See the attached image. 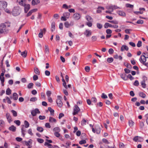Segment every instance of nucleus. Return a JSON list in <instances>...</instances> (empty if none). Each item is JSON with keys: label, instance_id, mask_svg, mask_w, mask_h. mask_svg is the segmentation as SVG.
<instances>
[{"label": "nucleus", "instance_id": "1", "mask_svg": "<svg viewBox=\"0 0 148 148\" xmlns=\"http://www.w3.org/2000/svg\"><path fill=\"white\" fill-rule=\"evenodd\" d=\"M10 26V24L9 23H1L0 25V35L8 33Z\"/></svg>", "mask_w": 148, "mask_h": 148}, {"label": "nucleus", "instance_id": "2", "mask_svg": "<svg viewBox=\"0 0 148 148\" xmlns=\"http://www.w3.org/2000/svg\"><path fill=\"white\" fill-rule=\"evenodd\" d=\"M8 5L7 3L4 1H0V10H4L6 12L10 14L11 11L8 8H6Z\"/></svg>", "mask_w": 148, "mask_h": 148}, {"label": "nucleus", "instance_id": "3", "mask_svg": "<svg viewBox=\"0 0 148 148\" xmlns=\"http://www.w3.org/2000/svg\"><path fill=\"white\" fill-rule=\"evenodd\" d=\"M21 12V10L19 7H14L13 9L12 12L13 16H16L19 15Z\"/></svg>", "mask_w": 148, "mask_h": 148}, {"label": "nucleus", "instance_id": "4", "mask_svg": "<svg viewBox=\"0 0 148 148\" xmlns=\"http://www.w3.org/2000/svg\"><path fill=\"white\" fill-rule=\"evenodd\" d=\"M81 17L80 14L77 12L75 13L72 16L73 18L75 20L77 21Z\"/></svg>", "mask_w": 148, "mask_h": 148}, {"label": "nucleus", "instance_id": "5", "mask_svg": "<svg viewBox=\"0 0 148 148\" xmlns=\"http://www.w3.org/2000/svg\"><path fill=\"white\" fill-rule=\"evenodd\" d=\"M80 110V109L79 107L77 105H75L73 108V115H75L77 114Z\"/></svg>", "mask_w": 148, "mask_h": 148}, {"label": "nucleus", "instance_id": "6", "mask_svg": "<svg viewBox=\"0 0 148 148\" xmlns=\"http://www.w3.org/2000/svg\"><path fill=\"white\" fill-rule=\"evenodd\" d=\"M104 27L105 28H107L108 27H112L115 29H117L118 27V26L116 25H112L108 23H105Z\"/></svg>", "mask_w": 148, "mask_h": 148}, {"label": "nucleus", "instance_id": "7", "mask_svg": "<svg viewBox=\"0 0 148 148\" xmlns=\"http://www.w3.org/2000/svg\"><path fill=\"white\" fill-rule=\"evenodd\" d=\"M106 8L108 10L106 11V13L111 14L113 11V5H112L107 6Z\"/></svg>", "mask_w": 148, "mask_h": 148}, {"label": "nucleus", "instance_id": "8", "mask_svg": "<svg viewBox=\"0 0 148 148\" xmlns=\"http://www.w3.org/2000/svg\"><path fill=\"white\" fill-rule=\"evenodd\" d=\"M58 98L56 100V103L58 106L60 107L62 106L63 103L61 100V97L60 96H58Z\"/></svg>", "mask_w": 148, "mask_h": 148}, {"label": "nucleus", "instance_id": "9", "mask_svg": "<svg viewBox=\"0 0 148 148\" xmlns=\"http://www.w3.org/2000/svg\"><path fill=\"white\" fill-rule=\"evenodd\" d=\"M133 140L135 142H142L143 140V138L140 137L138 136H136L134 137L133 139Z\"/></svg>", "mask_w": 148, "mask_h": 148}, {"label": "nucleus", "instance_id": "10", "mask_svg": "<svg viewBox=\"0 0 148 148\" xmlns=\"http://www.w3.org/2000/svg\"><path fill=\"white\" fill-rule=\"evenodd\" d=\"M40 32L38 34V37L40 38H42L43 37V34H45L46 32V29L44 28L42 29H41L40 30Z\"/></svg>", "mask_w": 148, "mask_h": 148}, {"label": "nucleus", "instance_id": "11", "mask_svg": "<svg viewBox=\"0 0 148 148\" xmlns=\"http://www.w3.org/2000/svg\"><path fill=\"white\" fill-rule=\"evenodd\" d=\"M40 113V112L38 108H36L34 110H32L31 112V114L34 116H36L37 113Z\"/></svg>", "mask_w": 148, "mask_h": 148}, {"label": "nucleus", "instance_id": "12", "mask_svg": "<svg viewBox=\"0 0 148 148\" xmlns=\"http://www.w3.org/2000/svg\"><path fill=\"white\" fill-rule=\"evenodd\" d=\"M84 34L86 37H89L91 35L92 31L89 29H86Z\"/></svg>", "mask_w": 148, "mask_h": 148}, {"label": "nucleus", "instance_id": "13", "mask_svg": "<svg viewBox=\"0 0 148 148\" xmlns=\"http://www.w3.org/2000/svg\"><path fill=\"white\" fill-rule=\"evenodd\" d=\"M146 58H145L144 55H142L141 56L140 58L139 59V60L141 63H145L146 61Z\"/></svg>", "mask_w": 148, "mask_h": 148}, {"label": "nucleus", "instance_id": "14", "mask_svg": "<svg viewBox=\"0 0 148 148\" xmlns=\"http://www.w3.org/2000/svg\"><path fill=\"white\" fill-rule=\"evenodd\" d=\"M24 7L25 12L26 13L30 8V5L29 4H25L23 6Z\"/></svg>", "mask_w": 148, "mask_h": 148}, {"label": "nucleus", "instance_id": "15", "mask_svg": "<svg viewBox=\"0 0 148 148\" xmlns=\"http://www.w3.org/2000/svg\"><path fill=\"white\" fill-rule=\"evenodd\" d=\"M44 52L45 54H46L47 56L49 55V51L48 46L47 45H45Z\"/></svg>", "mask_w": 148, "mask_h": 148}, {"label": "nucleus", "instance_id": "16", "mask_svg": "<svg viewBox=\"0 0 148 148\" xmlns=\"http://www.w3.org/2000/svg\"><path fill=\"white\" fill-rule=\"evenodd\" d=\"M116 13L120 16L124 17L126 16L125 13L123 11L121 10L117 11Z\"/></svg>", "mask_w": 148, "mask_h": 148}, {"label": "nucleus", "instance_id": "17", "mask_svg": "<svg viewBox=\"0 0 148 148\" xmlns=\"http://www.w3.org/2000/svg\"><path fill=\"white\" fill-rule=\"evenodd\" d=\"M6 117L9 123L12 121V118L9 113H7L6 114Z\"/></svg>", "mask_w": 148, "mask_h": 148}, {"label": "nucleus", "instance_id": "18", "mask_svg": "<svg viewBox=\"0 0 148 148\" xmlns=\"http://www.w3.org/2000/svg\"><path fill=\"white\" fill-rule=\"evenodd\" d=\"M128 49H129V48L127 46L125 45H122V47H121V51H123L125 50H126V51H127V50H128Z\"/></svg>", "mask_w": 148, "mask_h": 148}, {"label": "nucleus", "instance_id": "19", "mask_svg": "<svg viewBox=\"0 0 148 148\" xmlns=\"http://www.w3.org/2000/svg\"><path fill=\"white\" fill-rule=\"evenodd\" d=\"M104 10V8L102 7H99L97 8V12L98 13H100L102 11Z\"/></svg>", "mask_w": 148, "mask_h": 148}, {"label": "nucleus", "instance_id": "20", "mask_svg": "<svg viewBox=\"0 0 148 148\" xmlns=\"http://www.w3.org/2000/svg\"><path fill=\"white\" fill-rule=\"evenodd\" d=\"M40 3L39 0H32V5H37Z\"/></svg>", "mask_w": 148, "mask_h": 148}, {"label": "nucleus", "instance_id": "21", "mask_svg": "<svg viewBox=\"0 0 148 148\" xmlns=\"http://www.w3.org/2000/svg\"><path fill=\"white\" fill-rule=\"evenodd\" d=\"M49 121L50 123H56V120L54 118L50 117L49 118Z\"/></svg>", "mask_w": 148, "mask_h": 148}, {"label": "nucleus", "instance_id": "22", "mask_svg": "<svg viewBox=\"0 0 148 148\" xmlns=\"http://www.w3.org/2000/svg\"><path fill=\"white\" fill-rule=\"evenodd\" d=\"M86 18L87 21L90 22H92L93 20L92 17L90 16L87 15L86 16Z\"/></svg>", "mask_w": 148, "mask_h": 148}, {"label": "nucleus", "instance_id": "23", "mask_svg": "<svg viewBox=\"0 0 148 148\" xmlns=\"http://www.w3.org/2000/svg\"><path fill=\"white\" fill-rule=\"evenodd\" d=\"M26 0H19V3L20 5L23 6L25 5L26 2Z\"/></svg>", "mask_w": 148, "mask_h": 148}, {"label": "nucleus", "instance_id": "24", "mask_svg": "<svg viewBox=\"0 0 148 148\" xmlns=\"http://www.w3.org/2000/svg\"><path fill=\"white\" fill-rule=\"evenodd\" d=\"M34 72L36 74L39 75L40 74V71L36 67L34 68Z\"/></svg>", "mask_w": 148, "mask_h": 148}, {"label": "nucleus", "instance_id": "25", "mask_svg": "<svg viewBox=\"0 0 148 148\" xmlns=\"http://www.w3.org/2000/svg\"><path fill=\"white\" fill-rule=\"evenodd\" d=\"M55 29V23L54 22H53L51 23V31L53 32L54 31Z\"/></svg>", "mask_w": 148, "mask_h": 148}, {"label": "nucleus", "instance_id": "26", "mask_svg": "<svg viewBox=\"0 0 148 148\" xmlns=\"http://www.w3.org/2000/svg\"><path fill=\"white\" fill-rule=\"evenodd\" d=\"M63 16L65 17L66 18H68L69 17L70 13L68 12H66L63 13Z\"/></svg>", "mask_w": 148, "mask_h": 148}, {"label": "nucleus", "instance_id": "27", "mask_svg": "<svg viewBox=\"0 0 148 148\" xmlns=\"http://www.w3.org/2000/svg\"><path fill=\"white\" fill-rule=\"evenodd\" d=\"M13 99L14 100H17L18 99V95L16 93L13 94Z\"/></svg>", "mask_w": 148, "mask_h": 148}, {"label": "nucleus", "instance_id": "28", "mask_svg": "<svg viewBox=\"0 0 148 148\" xmlns=\"http://www.w3.org/2000/svg\"><path fill=\"white\" fill-rule=\"evenodd\" d=\"M121 78L125 80H126L127 79V76L125 74H123L121 75Z\"/></svg>", "mask_w": 148, "mask_h": 148}, {"label": "nucleus", "instance_id": "29", "mask_svg": "<svg viewBox=\"0 0 148 148\" xmlns=\"http://www.w3.org/2000/svg\"><path fill=\"white\" fill-rule=\"evenodd\" d=\"M26 131V130L24 127H23L21 130V132L22 133V136L24 137L25 134V132Z\"/></svg>", "mask_w": 148, "mask_h": 148}, {"label": "nucleus", "instance_id": "30", "mask_svg": "<svg viewBox=\"0 0 148 148\" xmlns=\"http://www.w3.org/2000/svg\"><path fill=\"white\" fill-rule=\"evenodd\" d=\"M9 129L12 132H15L16 130V127L14 125H12L9 127Z\"/></svg>", "mask_w": 148, "mask_h": 148}, {"label": "nucleus", "instance_id": "31", "mask_svg": "<svg viewBox=\"0 0 148 148\" xmlns=\"http://www.w3.org/2000/svg\"><path fill=\"white\" fill-rule=\"evenodd\" d=\"M27 53L26 51L21 53V55L24 58H25L27 56Z\"/></svg>", "mask_w": 148, "mask_h": 148}, {"label": "nucleus", "instance_id": "32", "mask_svg": "<svg viewBox=\"0 0 148 148\" xmlns=\"http://www.w3.org/2000/svg\"><path fill=\"white\" fill-rule=\"evenodd\" d=\"M0 79L1 82V84L2 86H3L4 85V77L1 76H0Z\"/></svg>", "mask_w": 148, "mask_h": 148}, {"label": "nucleus", "instance_id": "33", "mask_svg": "<svg viewBox=\"0 0 148 148\" xmlns=\"http://www.w3.org/2000/svg\"><path fill=\"white\" fill-rule=\"evenodd\" d=\"M139 95L140 97L143 98H145L146 96V95L144 93L142 92H139Z\"/></svg>", "mask_w": 148, "mask_h": 148}, {"label": "nucleus", "instance_id": "34", "mask_svg": "<svg viewBox=\"0 0 148 148\" xmlns=\"http://www.w3.org/2000/svg\"><path fill=\"white\" fill-rule=\"evenodd\" d=\"M142 87L143 88H145L146 87V84H145V81H142L140 82Z\"/></svg>", "mask_w": 148, "mask_h": 148}, {"label": "nucleus", "instance_id": "35", "mask_svg": "<svg viewBox=\"0 0 148 148\" xmlns=\"http://www.w3.org/2000/svg\"><path fill=\"white\" fill-rule=\"evenodd\" d=\"M60 129L58 127H55L53 129V132H60Z\"/></svg>", "mask_w": 148, "mask_h": 148}, {"label": "nucleus", "instance_id": "36", "mask_svg": "<svg viewBox=\"0 0 148 148\" xmlns=\"http://www.w3.org/2000/svg\"><path fill=\"white\" fill-rule=\"evenodd\" d=\"M114 57L116 59H119L120 60H121L122 58V57L121 56H119L117 54L114 55Z\"/></svg>", "mask_w": 148, "mask_h": 148}, {"label": "nucleus", "instance_id": "37", "mask_svg": "<svg viewBox=\"0 0 148 148\" xmlns=\"http://www.w3.org/2000/svg\"><path fill=\"white\" fill-rule=\"evenodd\" d=\"M25 127V128H28L29 126V122L27 121H25L24 122Z\"/></svg>", "mask_w": 148, "mask_h": 148}, {"label": "nucleus", "instance_id": "38", "mask_svg": "<svg viewBox=\"0 0 148 148\" xmlns=\"http://www.w3.org/2000/svg\"><path fill=\"white\" fill-rule=\"evenodd\" d=\"M11 90L9 88H8L6 91V94L7 95H9L11 94Z\"/></svg>", "mask_w": 148, "mask_h": 148}, {"label": "nucleus", "instance_id": "39", "mask_svg": "<svg viewBox=\"0 0 148 148\" xmlns=\"http://www.w3.org/2000/svg\"><path fill=\"white\" fill-rule=\"evenodd\" d=\"M37 130L40 132H42L43 131V129L42 127H38L37 128Z\"/></svg>", "mask_w": 148, "mask_h": 148}, {"label": "nucleus", "instance_id": "40", "mask_svg": "<svg viewBox=\"0 0 148 148\" xmlns=\"http://www.w3.org/2000/svg\"><path fill=\"white\" fill-rule=\"evenodd\" d=\"M11 112L12 113L13 116H17V113L15 110H12L11 111Z\"/></svg>", "mask_w": 148, "mask_h": 148}, {"label": "nucleus", "instance_id": "41", "mask_svg": "<svg viewBox=\"0 0 148 148\" xmlns=\"http://www.w3.org/2000/svg\"><path fill=\"white\" fill-rule=\"evenodd\" d=\"M129 124L130 127H131L133 126L134 124V123L132 120H129Z\"/></svg>", "mask_w": 148, "mask_h": 148}, {"label": "nucleus", "instance_id": "42", "mask_svg": "<svg viewBox=\"0 0 148 148\" xmlns=\"http://www.w3.org/2000/svg\"><path fill=\"white\" fill-rule=\"evenodd\" d=\"M48 110L50 112L51 114V115L53 114L54 112V110L53 109H52L51 108H48Z\"/></svg>", "mask_w": 148, "mask_h": 148}, {"label": "nucleus", "instance_id": "43", "mask_svg": "<svg viewBox=\"0 0 148 148\" xmlns=\"http://www.w3.org/2000/svg\"><path fill=\"white\" fill-rule=\"evenodd\" d=\"M113 61V59L112 58H108L107 59V62L109 63H111Z\"/></svg>", "mask_w": 148, "mask_h": 148}, {"label": "nucleus", "instance_id": "44", "mask_svg": "<svg viewBox=\"0 0 148 148\" xmlns=\"http://www.w3.org/2000/svg\"><path fill=\"white\" fill-rule=\"evenodd\" d=\"M33 85L34 84L33 83H30L28 84L27 88L29 89L32 88Z\"/></svg>", "mask_w": 148, "mask_h": 148}, {"label": "nucleus", "instance_id": "45", "mask_svg": "<svg viewBox=\"0 0 148 148\" xmlns=\"http://www.w3.org/2000/svg\"><path fill=\"white\" fill-rule=\"evenodd\" d=\"M87 121L84 119H83L81 121V125H84L86 124Z\"/></svg>", "mask_w": 148, "mask_h": 148}, {"label": "nucleus", "instance_id": "46", "mask_svg": "<svg viewBox=\"0 0 148 148\" xmlns=\"http://www.w3.org/2000/svg\"><path fill=\"white\" fill-rule=\"evenodd\" d=\"M125 6L127 8H132L133 7V5L129 3L126 4Z\"/></svg>", "mask_w": 148, "mask_h": 148}, {"label": "nucleus", "instance_id": "47", "mask_svg": "<svg viewBox=\"0 0 148 148\" xmlns=\"http://www.w3.org/2000/svg\"><path fill=\"white\" fill-rule=\"evenodd\" d=\"M5 98L7 100V102L9 104H11L12 102L9 98L8 97H6Z\"/></svg>", "mask_w": 148, "mask_h": 148}, {"label": "nucleus", "instance_id": "48", "mask_svg": "<svg viewBox=\"0 0 148 148\" xmlns=\"http://www.w3.org/2000/svg\"><path fill=\"white\" fill-rule=\"evenodd\" d=\"M62 8L65 9H68V5L66 4H63L62 5Z\"/></svg>", "mask_w": 148, "mask_h": 148}, {"label": "nucleus", "instance_id": "49", "mask_svg": "<svg viewBox=\"0 0 148 148\" xmlns=\"http://www.w3.org/2000/svg\"><path fill=\"white\" fill-rule=\"evenodd\" d=\"M5 125L4 121L2 120H0V125L1 127H3Z\"/></svg>", "mask_w": 148, "mask_h": 148}, {"label": "nucleus", "instance_id": "50", "mask_svg": "<svg viewBox=\"0 0 148 148\" xmlns=\"http://www.w3.org/2000/svg\"><path fill=\"white\" fill-rule=\"evenodd\" d=\"M108 22H110L114 24H117L118 23V22L116 20H113V21H108Z\"/></svg>", "mask_w": 148, "mask_h": 148}, {"label": "nucleus", "instance_id": "51", "mask_svg": "<svg viewBox=\"0 0 148 148\" xmlns=\"http://www.w3.org/2000/svg\"><path fill=\"white\" fill-rule=\"evenodd\" d=\"M97 27L99 29H101L102 27V25L99 23H97Z\"/></svg>", "mask_w": 148, "mask_h": 148}, {"label": "nucleus", "instance_id": "52", "mask_svg": "<svg viewBox=\"0 0 148 148\" xmlns=\"http://www.w3.org/2000/svg\"><path fill=\"white\" fill-rule=\"evenodd\" d=\"M28 133L29 134H30L31 136H33V134L32 133V130L31 128L29 129L28 130Z\"/></svg>", "mask_w": 148, "mask_h": 148}, {"label": "nucleus", "instance_id": "53", "mask_svg": "<svg viewBox=\"0 0 148 148\" xmlns=\"http://www.w3.org/2000/svg\"><path fill=\"white\" fill-rule=\"evenodd\" d=\"M64 26L66 28H68L70 26V24L69 23L67 22H66L64 23Z\"/></svg>", "mask_w": 148, "mask_h": 148}, {"label": "nucleus", "instance_id": "54", "mask_svg": "<svg viewBox=\"0 0 148 148\" xmlns=\"http://www.w3.org/2000/svg\"><path fill=\"white\" fill-rule=\"evenodd\" d=\"M102 141L103 143H105L106 144H108L110 143V142H109L108 141V140L106 139H105V138L103 139L102 140Z\"/></svg>", "mask_w": 148, "mask_h": 148}, {"label": "nucleus", "instance_id": "55", "mask_svg": "<svg viewBox=\"0 0 148 148\" xmlns=\"http://www.w3.org/2000/svg\"><path fill=\"white\" fill-rule=\"evenodd\" d=\"M134 85L136 86H138L139 85V83L138 81L137 80H135L133 84Z\"/></svg>", "mask_w": 148, "mask_h": 148}, {"label": "nucleus", "instance_id": "56", "mask_svg": "<svg viewBox=\"0 0 148 148\" xmlns=\"http://www.w3.org/2000/svg\"><path fill=\"white\" fill-rule=\"evenodd\" d=\"M59 132H55L54 133V135L57 137H59L60 136V134L59 133Z\"/></svg>", "mask_w": 148, "mask_h": 148}, {"label": "nucleus", "instance_id": "57", "mask_svg": "<svg viewBox=\"0 0 148 148\" xmlns=\"http://www.w3.org/2000/svg\"><path fill=\"white\" fill-rule=\"evenodd\" d=\"M37 100V99L36 97H32L30 99V101H31L34 102L36 101Z\"/></svg>", "mask_w": 148, "mask_h": 148}, {"label": "nucleus", "instance_id": "58", "mask_svg": "<svg viewBox=\"0 0 148 148\" xmlns=\"http://www.w3.org/2000/svg\"><path fill=\"white\" fill-rule=\"evenodd\" d=\"M127 78H129L130 80H132L134 79V78L131 75V74H128L127 76Z\"/></svg>", "mask_w": 148, "mask_h": 148}, {"label": "nucleus", "instance_id": "59", "mask_svg": "<svg viewBox=\"0 0 148 148\" xmlns=\"http://www.w3.org/2000/svg\"><path fill=\"white\" fill-rule=\"evenodd\" d=\"M37 141L39 143H43L44 141V140L43 139L41 138H38L37 139Z\"/></svg>", "mask_w": 148, "mask_h": 148}, {"label": "nucleus", "instance_id": "60", "mask_svg": "<svg viewBox=\"0 0 148 148\" xmlns=\"http://www.w3.org/2000/svg\"><path fill=\"white\" fill-rule=\"evenodd\" d=\"M85 70L87 72H89L90 70V68L89 66H86L85 68Z\"/></svg>", "mask_w": 148, "mask_h": 148}, {"label": "nucleus", "instance_id": "61", "mask_svg": "<svg viewBox=\"0 0 148 148\" xmlns=\"http://www.w3.org/2000/svg\"><path fill=\"white\" fill-rule=\"evenodd\" d=\"M14 123L18 126L20 125L21 124V122L20 121L18 120L15 121H14Z\"/></svg>", "mask_w": 148, "mask_h": 148}, {"label": "nucleus", "instance_id": "62", "mask_svg": "<svg viewBox=\"0 0 148 148\" xmlns=\"http://www.w3.org/2000/svg\"><path fill=\"white\" fill-rule=\"evenodd\" d=\"M101 97L103 99H106L108 98L107 95L105 94L104 93L102 94Z\"/></svg>", "mask_w": 148, "mask_h": 148}, {"label": "nucleus", "instance_id": "63", "mask_svg": "<svg viewBox=\"0 0 148 148\" xmlns=\"http://www.w3.org/2000/svg\"><path fill=\"white\" fill-rule=\"evenodd\" d=\"M114 50L110 48L109 49L108 53L110 54H112L114 52Z\"/></svg>", "mask_w": 148, "mask_h": 148}, {"label": "nucleus", "instance_id": "64", "mask_svg": "<svg viewBox=\"0 0 148 148\" xmlns=\"http://www.w3.org/2000/svg\"><path fill=\"white\" fill-rule=\"evenodd\" d=\"M142 45V42L139 41L137 44V46L138 47H140Z\"/></svg>", "mask_w": 148, "mask_h": 148}]
</instances>
